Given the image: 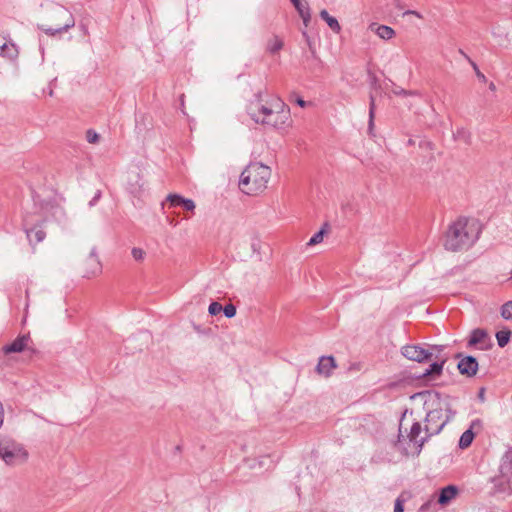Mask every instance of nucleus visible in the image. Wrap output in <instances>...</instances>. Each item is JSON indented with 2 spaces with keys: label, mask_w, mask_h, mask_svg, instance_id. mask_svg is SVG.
I'll use <instances>...</instances> for the list:
<instances>
[{
  "label": "nucleus",
  "mask_w": 512,
  "mask_h": 512,
  "mask_svg": "<svg viewBox=\"0 0 512 512\" xmlns=\"http://www.w3.org/2000/svg\"><path fill=\"white\" fill-rule=\"evenodd\" d=\"M167 201L170 207H182L185 211L193 212L195 203L191 199H186L178 194H170L167 196Z\"/></svg>",
  "instance_id": "obj_16"
},
{
  "label": "nucleus",
  "mask_w": 512,
  "mask_h": 512,
  "mask_svg": "<svg viewBox=\"0 0 512 512\" xmlns=\"http://www.w3.org/2000/svg\"><path fill=\"white\" fill-rule=\"evenodd\" d=\"M222 310L227 318H232L236 315V307L233 304L226 305Z\"/></svg>",
  "instance_id": "obj_37"
},
{
  "label": "nucleus",
  "mask_w": 512,
  "mask_h": 512,
  "mask_svg": "<svg viewBox=\"0 0 512 512\" xmlns=\"http://www.w3.org/2000/svg\"><path fill=\"white\" fill-rule=\"evenodd\" d=\"M271 169L259 162L250 163L241 173L239 187L247 195H257L267 188Z\"/></svg>",
  "instance_id": "obj_4"
},
{
  "label": "nucleus",
  "mask_w": 512,
  "mask_h": 512,
  "mask_svg": "<svg viewBox=\"0 0 512 512\" xmlns=\"http://www.w3.org/2000/svg\"><path fill=\"white\" fill-rule=\"evenodd\" d=\"M48 94H49V96H53V88H51V87L49 88Z\"/></svg>",
  "instance_id": "obj_48"
},
{
  "label": "nucleus",
  "mask_w": 512,
  "mask_h": 512,
  "mask_svg": "<svg viewBox=\"0 0 512 512\" xmlns=\"http://www.w3.org/2000/svg\"><path fill=\"white\" fill-rule=\"evenodd\" d=\"M421 432H422V426H421L420 422L416 421L412 424L410 431L407 435L409 441L414 443L415 445H417V447L419 449L422 448L425 441H427V439L429 438V437H427V434H425L424 437H419Z\"/></svg>",
  "instance_id": "obj_17"
},
{
  "label": "nucleus",
  "mask_w": 512,
  "mask_h": 512,
  "mask_svg": "<svg viewBox=\"0 0 512 512\" xmlns=\"http://www.w3.org/2000/svg\"><path fill=\"white\" fill-rule=\"evenodd\" d=\"M400 427H402V422L400 423ZM399 431L401 432V431H402V428H399Z\"/></svg>",
  "instance_id": "obj_50"
},
{
  "label": "nucleus",
  "mask_w": 512,
  "mask_h": 512,
  "mask_svg": "<svg viewBox=\"0 0 512 512\" xmlns=\"http://www.w3.org/2000/svg\"><path fill=\"white\" fill-rule=\"evenodd\" d=\"M443 366L444 364L442 359L441 361H434L429 368L425 369L420 377L428 380L435 379L442 374Z\"/></svg>",
  "instance_id": "obj_20"
},
{
  "label": "nucleus",
  "mask_w": 512,
  "mask_h": 512,
  "mask_svg": "<svg viewBox=\"0 0 512 512\" xmlns=\"http://www.w3.org/2000/svg\"><path fill=\"white\" fill-rule=\"evenodd\" d=\"M46 222L40 214L36 216L35 214H27L23 219V229L26 233L28 241L32 245H36L42 242L46 233L42 229V224Z\"/></svg>",
  "instance_id": "obj_6"
},
{
  "label": "nucleus",
  "mask_w": 512,
  "mask_h": 512,
  "mask_svg": "<svg viewBox=\"0 0 512 512\" xmlns=\"http://www.w3.org/2000/svg\"><path fill=\"white\" fill-rule=\"evenodd\" d=\"M29 341V335H22L17 337L12 343L5 345L2 350L5 354L20 353L28 349Z\"/></svg>",
  "instance_id": "obj_14"
},
{
  "label": "nucleus",
  "mask_w": 512,
  "mask_h": 512,
  "mask_svg": "<svg viewBox=\"0 0 512 512\" xmlns=\"http://www.w3.org/2000/svg\"><path fill=\"white\" fill-rule=\"evenodd\" d=\"M511 278H512V271L510 272Z\"/></svg>",
  "instance_id": "obj_52"
},
{
  "label": "nucleus",
  "mask_w": 512,
  "mask_h": 512,
  "mask_svg": "<svg viewBox=\"0 0 512 512\" xmlns=\"http://www.w3.org/2000/svg\"><path fill=\"white\" fill-rule=\"evenodd\" d=\"M376 34L384 40H389L394 37L395 31L386 25H380L376 29Z\"/></svg>",
  "instance_id": "obj_28"
},
{
  "label": "nucleus",
  "mask_w": 512,
  "mask_h": 512,
  "mask_svg": "<svg viewBox=\"0 0 512 512\" xmlns=\"http://www.w3.org/2000/svg\"><path fill=\"white\" fill-rule=\"evenodd\" d=\"M33 201L37 210L35 214H40L46 220L51 216L59 223H63L65 221L66 212L60 205L52 201L43 200L39 195H34Z\"/></svg>",
  "instance_id": "obj_7"
},
{
  "label": "nucleus",
  "mask_w": 512,
  "mask_h": 512,
  "mask_svg": "<svg viewBox=\"0 0 512 512\" xmlns=\"http://www.w3.org/2000/svg\"><path fill=\"white\" fill-rule=\"evenodd\" d=\"M18 48L12 42H4L0 45V56L5 57L9 60H15L18 57Z\"/></svg>",
  "instance_id": "obj_22"
},
{
  "label": "nucleus",
  "mask_w": 512,
  "mask_h": 512,
  "mask_svg": "<svg viewBox=\"0 0 512 512\" xmlns=\"http://www.w3.org/2000/svg\"><path fill=\"white\" fill-rule=\"evenodd\" d=\"M455 137L458 139V140H461V141H464L466 144H469L470 143V139H471V135L470 133L465 130L464 128H461V129H458L456 134H455Z\"/></svg>",
  "instance_id": "obj_31"
},
{
  "label": "nucleus",
  "mask_w": 512,
  "mask_h": 512,
  "mask_svg": "<svg viewBox=\"0 0 512 512\" xmlns=\"http://www.w3.org/2000/svg\"><path fill=\"white\" fill-rule=\"evenodd\" d=\"M402 355L416 362L428 361L427 349L419 345H406L402 347Z\"/></svg>",
  "instance_id": "obj_12"
},
{
  "label": "nucleus",
  "mask_w": 512,
  "mask_h": 512,
  "mask_svg": "<svg viewBox=\"0 0 512 512\" xmlns=\"http://www.w3.org/2000/svg\"><path fill=\"white\" fill-rule=\"evenodd\" d=\"M476 75L479 80H481L482 82H486V76L480 70H477Z\"/></svg>",
  "instance_id": "obj_43"
},
{
  "label": "nucleus",
  "mask_w": 512,
  "mask_h": 512,
  "mask_svg": "<svg viewBox=\"0 0 512 512\" xmlns=\"http://www.w3.org/2000/svg\"><path fill=\"white\" fill-rule=\"evenodd\" d=\"M295 9L298 11L300 17L302 18L305 26L308 25L310 21V12L307 6H304L301 0H296V2H292Z\"/></svg>",
  "instance_id": "obj_25"
},
{
  "label": "nucleus",
  "mask_w": 512,
  "mask_h": 512,
  "mask_svg": "<svg viewBox=\"0 0 512 512\" xmlns=\"http://www.w3.org/2000/svg\"><path fill=\"white\" fill-rule=\"evenodd\" d=\"M3 420H4V409H3L2 403L0 402V427L3 424Z\"/></svg>",
  "instance_id": "obj_42"
},
{
  "label": "nucleus",
  "mask_w": 512,
  "mask_h": 512,
  "mask_svg": "<svg viewBox=\"0 0 512 512\" xmlns=\"http://www.w3.org/2000/svg\"><path fill=\"white\" fill-rule=\"evenodd\" d=\"M283 41L278 36H273L267 43V51L271 54H276L283 48Z\"/></svg>",
  "instance_id": "obj_26"
},
{
  "label": "nucleus",
  "mask_w": 512,
  "mask_h": 512,
  "mask_svg": "<svg viewBox=\"0 0 512 512\" xmlns=\"http://www.w3.org/2000/svg\"><path fill=\"white\" fill-rule=\"evenodd\" d=\"M511 331L509 329L500 330L496 333V339L499 347H505L511 338Z\"/></svg>",
  "instance_id": "obj_27"
},
{
  "label": "nucleus",
  "mask_w": 512,
  "mask_h": 512,
  "mask_svg": "<svg viewBox=\"0 0 512 512\" xmlns=\"http://www.w3.org/2000/svg\"><path fill=\"white\" fill-rule=\"evenodd\" d=\"M456 357L460 359L457 364L460 374L467 377H473L476 375L479 365L475 357L471 355L462 356L461 353L457 354Z\"/></svg>",
  "instance_id": "obj_10"
},
{
  "label": "nucleus",
  "mask_w": 512,
  "mask_h": 512,
  "mask_svg": "<svg viewBox=\"0 0 512 512\" xmlns=\"http://www.w3.org/2000/svg\"><path fill=\"white\" fill-rule=\"evenodd\" d=\"M449 418L445 416L442 408H436L430 410L425 418V434L427 437H431L441 432Z\"/></svg>",
  "instance_id": "obj_8"
},
{
  "label": "nucleus",
  "mask_w": 512,
  "mask_h": 512,
  "mask_svg": "<svg viewBox=\"0 0 512 512\" xmlns=\"http://www.w3.org/2000/svg\"><path fill=\"white\" fill-rule=\"evenodd\" d=\"M489 89H490L491 91H495V90H496V86H495V84H494L493 82H491V83L489 84Z\"/></svg>",
  "instance_id": "obj_47"
},
{
  "label": "nucleus",
  "mask_w": 512,
  "mask_h": 512,
  "mask_svg": "<svg viewBox=\"0 0 512 512\" xmlns=\"http://www.w3.org/2000/svg\"><path fill=\"white\" fill-rule=\"evenodd\" d=\"M325 230L321 229L317 233H315L309 240L308 245L313 246L319 244L323 241Z\"/></svg>",
  "instance_id": "obj_32"
},
{
  "label": "nucleus",
  "mask_w": 512,
  "mask_h": 512,
  "mask_svg": "<svg viewBox=\"0 0 512 512\" xmlns=\"http://www.w3.org/2000/svg\"><path fill=\"white\" fill-rule=\"evenodd\" d=\"M374 115H375V98L373 95H370V104H369V126L368 130L371 132L374 126Z\"/></svg>",
  "instance_id": "obj_29"
},
{
  "label": "nucleus",
  "mask_w": 512,
  "mask_h": 512,
  "mask_svg": "<svg viewBox=\"0 0 512 512\" xmlns=\"http://www.w3.org/2000/svg\"><path fill=\"white\" fill-rule=\"evenodd\" d=\"M28 457L24 447L11 439L0 441V458L8 465L24 462Z\"/></svg>",
  "instance_id": "obj_5"
},
{
  "label": "nucleus",
  "mask_w": 512,
  "mask_h": 512,
  "mask_svg": "<svg viewBox=\"0 0 512 512\" xmlns=\"http://www.w3.org/2000/svg\"><path fill=\"white\" fill-rule=\"evenodd\" d=\"M482 429V421L480 419H475L471 422V425L469 427V429H467L465 432H463V434L461 435L460 439H459V447L461 449H466L468 448L474 437H475V434L476 432H479L480 430Z\"/></svg>",
  "instance_id": "obj_13"
},
{
  "label": "nucleus",
  "mask_w": 512,
  "mask_h": 512,
  "mask_svg": "<svg viewBox=\"0 0 512 512\" xmlns=\"http://www.w3.org/2000/svg\"><path fill=\"white\" fill-rule=\"evenodd\" d=\"M291 2H296V0H291Z\"/></svg>",
  "instance_id": "obj_51"
},
{
  "label": "nucleus",
  "mask_w": 512,
  "mask_h": 512,
  "mask_svg": "<svg viewBox=\"0 0 512 512\" xmlns=\"http://www.w3.org/2000/svg\"><path fill=\"white\" fill-rule=\"evenodd\" d=\"M394 93L396 95H403V96L414 95L415 94L414 91H408V90H405V89H402V88L394 90Z\"/></svg>",
  "instance_id": "obj_39"
},
{
  "label": "nucleus",
  "mask_w": 512,
  "mask_h": 512,
  "mask_svg": "<svg viewBox=\"0 0 512 512\" xmlns=\"http://www.w3.org/2000/svg\"><path fill=\"white\" fill-rule=\"evenodd\" d=\"M502 465L508 469L512 468V448H509L503 455Z\"/></svg>",
  "instance_id": "obj_34"
},
{
  "label": "nucleus",
  "mask_w": 512,
  "mask_h": 512,
  "mask_svg": "<svg viewBox=\"0 0 512 512\" xmlns=\"http://www.w3.org/2000/svg\"><path fill=\"white\" fill-rule=\"evenodd\" d=\"M445 346L442 345H433L427 349L428 360L441 361L443 360V364L448 360V356L444 353Z\"/></svg>",
  "instance_id": "obj_21"
},
{
  "label": "nucleus",
  "mask_w": 512,
  "mask_h": 512,
  "mask_svg": "<svg viewBox=\"0 0 512 512\" xmlns=\"http://www.w3.org/2000/svg\"><path fill=\"white\" fill-rule=\"evenodd\" d=\"M261 91L254 95L248 106V113L251 118L262 125H269L280 129L286 126L290 119L289 107L280 99H273L270 103H263Z\"/></svg>",
  "instance_id": "obj_1"
},
{
  "label": "nucleus",
  "mask_w": 512,
  "mask_h": 512,
  "mask_svg": "<svg viewBox=\"0 0 512 512\" xmlns=\"http://www.w3.org/2000/svg\"><path fill=\"white\" fill-rule=\"evenodd\" d=\"M404 15H414V16H416L418 18H422V15L419 12L415 11V10H407V11L404 12Z\"/></svg>",
  "instance_id": "obj_41"
},
{
  "label": "nucleus",
  "mask_w": 512,
  "mask_h": 512,
  "mask_svg": "<svg viewBox=\"0 0 512 512\" xmlns=\"http://www.w3.org/2000/svg\"><path fill=\"white\" fill-rule=\"evenodd\" d=\"M467 346L487 350L491 347V339L486 330L477 328L471 331Z\"/></svg>",
  "instance_id": "obj_9"
},
{
  "label": "nucleus",
  "mask_w": 512,
  "mask_h": 512,
  "mask_svg": "<svg viewBox=\"0 0 512 512\" xmlns=\"http://www.w3.org/2000/svg\"><path fill=\"white\" fill-rule=\"evenodd\" d=\"M44 20L46 23L39 24L38 28L49 36H56L67 32L75 26L73 14L64 6L49 4L44 9Z\"/></svg>",
  "instance_id": "obj_3"
},
{
  "label": "nucleus",
  "mask_w": 512,
  "mask_h": 512,
  "mask_svg": "<svg viewBox=\"0 0 512 512\" xmlns=\"http://www.w3.org/2000/svg\"><path fill=\"white\" fill-rule=\"evenodd\" d=\"M127 189L135 197H140L142 195L144 192V182L139 173L129 174Z\"/></svg>",
  "instance_id": "obj_15"
},
{
  "label": "nucleus",
  "mask_w": 512,
  "mask_h": 512,
  "mask_svg": "<svg viewBox=\"0 0 512 512\" xmlns=\"http://www.w3.org/2000/svg\"><path fill=\"white\" fill-rule=\"evenodd\" d=\"M320 17L327 23V25L331 28L332 31L336 33L340 32L341 26L338 20L335 17L330 16L326 10H322L320 12Z\"/></svg>",
  "instance_id": "obj_24"
},
{
  "label": "nucleus",
  "mask_w": 512,
  "mask_h": 512,
  "mask_svg": "<svg viewBox=\"0 0 512 512\" xmlns=\"http://www.w3.org/2000/svg\"><path fill=\"white\" fill-rule=\"evenodd\" d=\"M100 196H101V193L98 191V192L96 193V195L94 196V198L90 201L89 205H90V206L94 205V204H95V202L100 198Z\"/></svg>",
  "instance_id": "obj_44"
},
{
  "label": "nucleus",
  "mask_w": 512,
  "mask_h": 512,
  "mask_svg": "<svg viewBox=\"0 0 512 512\" xmlns=\"http://www.w3.org/2000/svg\"><path fill=\"white\" fill-rule=\"evenodd\" d=\"M457 494V487L454 485H448L440 490L438 496V503L440 505H447L451 502L452 499L456 497Z\"/></svg>",
  "instance_id": "obj_19"
},
{
  "label": "nucleus",
  "mask_w": 512,
  "mask_h": 512,
  "mask_svg": "<svg viewBox=\"0 0 512 512\" xmlns=\"http://www.w3.org/2000/svg\"><path fill=\"white\" fill-rule=\"evenodd\" d=\"M460 53L463 54L464 57L470 62V64L472 65L473 69L477 73V70H479L477 64L475 62H473L462 50H460Z\"/></svg>",
  "instance_id": "obj_40"
},
{
  "label": "nucleus",
  "mask_w": 512,
  "mask_h": 512,
  "mask_svg": "<svg viewBox=\"0 0 512 512\" xmlns=\"http://www.w3.org/2000/svg\"><path fill=\"white\" fill-rule=\"evenodd\" d=\"M479 234L480 230L474 221L459 218L446 232L445 249L453 252L468 249L478 240Z\"/></svg>",
  "instance_id": "obj_2"
},
{
  "label": "nucleus",
  "mask_w": 512,
  "mask_h": 512,
  "mask_svg": "<svg viewBox=\"0 0 512 512\" xmlns=\"http://www.w3.org/2000/svg\"><path fill=\"white\" fill-rule=\"evenodd\" d=\"M501 316L506 320L512 318V300L502 305Z\"/></svg>",
  "instance_id": "obj_30"
},
{
  "label": "nucleus",
  "mask_w": 512,
  "mask_h": 512,
  "mask_svg": "<svg viewBox=\"0 0 512 512\" xmlns=\"http://www.w3.org/2000/svg\"><path fill=\"white\" fill-rule=\"evenodd\" d=\"M334 368H336L335 359L332 356H322L319 359L316 370L319 374H323L328 377L331 375Z\"/></svg>",
  "instance_id": "obj_18"
},
{
  "label": "nucleus",
  "mask_w": 512,
  "mask_h": 512,
  "mask_svg": "<svg viewBox=\"0 0 512 512\" xmlns=\"http://www.w3.org/2000/svg\"><path fill=\"white\" fill-rule=\"evenodd\" d=\"M26 297L28 298L29 297V291L26 290Z\"/></svg>",
  "instance_id": "obj_49"
},
{
  "label": "nucleus",
  "mask_w": 512,
  "mask_h": 512,
  "mask_svg": "<svg viewBox=\"0 0 512 512\" xmlns=\"http://www.w3.org/2000/svg\"><path fill=\"white\" fill-rule=\"evenodd\" d=\"M394 512H404V500L401 497L395 500Z\"/></svg>",
  "instance_id": "obj_38"
},
{
  "label": "nucleus",
  "mask_w": 512,
  "mask_h": 512,
  "mask_svg": "<svg viewBox=\"0 0 512 512\" xmlns=\"http://www.w3.org/2000/svg\"><path fill=\"white\" fill-rule=\"evenodd\" d=\"M297 104L299 106H301V107H305L306 106V102L303 99H301V98L297 99Z\"/></svg>",
  "instance_id": "obj_45"
},
{
  "label": "nucleus",
  "mask_w": 512,
  "mask_h": 512,
  "mask_svg": "<svg viewBox=\"0 0 512 512\" xmlns=\"http://www.w3.org/2000/svg\"><path fill=\"white\" fill-rule=\"evenodd\" d=\"M86 264L90 267V270L86 272L87 277L95 276L101 272V263L94 251L86 259Z\"/></svg>",
  "instance_id": "obj_23"
},
{
  "label": "nucleus",
  "mask_w": 512,
  "mask_h": 512,
  "mask_svg": "<svg viewBox=\"0 0 512 512\" xmlns=\"http://www.w3.org/2000/svg\"><path fill=\"white\" fill-rule=\"evenodd\" d=\"M223 307L220 303L218 302H212L210 305H209V308H208V311L211 315H217L219 314L221 311H222Z\"/></svg>",
  "instance_id": "obj_36"
},
{
  "label": "nucleus",
  "mask_w": 512,
  "mask_h": 512,
  "mask_svg": "<svg viewBox=\"0 0 512 512\" xmlns=\"http://www.w3.org/2000/svg\"><path fill=\"white\" fill-rule=\"evenodd\" d=\"M484 393H485L484 388H481L480 391H479V398L480 399H484Z\"/></svg>",
  "instance_id": "obj_46"
},
{
  "label": "nucleus",
  "mask_w": 512,
  "mask_h": 512,
  "mask_svg": "<svg viewBox=\"0 0 512 512\" xmlns=\"http://www.w3.org/2000/svg\"><path fill=\"white\" fill-rule=\"evenodd\" d=\"M131 254L136 261H142L146 255L145 251L138 247H134L131 251Z\"/></svg>",
  "instance_id": "obj_35"
},
{
  "label": "nucleus",
  "mask_w": 512,
  "mask_h": 512,
  "mask_svg": "<svg viewBox=\"0 0 512 512\" xmlns=\"http://www.w3.org/2000/svg\"><path fill=\"white\" fill-rule=\"evenodd\" d=\"M100 135L93 129H89L86 132V140L91 144H96L99 142Z\"/></svg>",
  "instance_id": "obj_33"
},
{
  "label": "nucleus",
  "mask_w": 512,
  "mask_h": 512,
  "mask_svg": "<svg viewBox=\"0 0 512 512\" xmlns=\"http://www.w3.org/2000/svg\"><path fill=\"white\" fill-rule=\"evenodd\" d=\"M492 487L489 491V495L495 498H504L512 493L511 484L508 480L503 478H494L492 480Z\"/></svg>",
  "instance_id": "obj_11"
}]
</instances>
